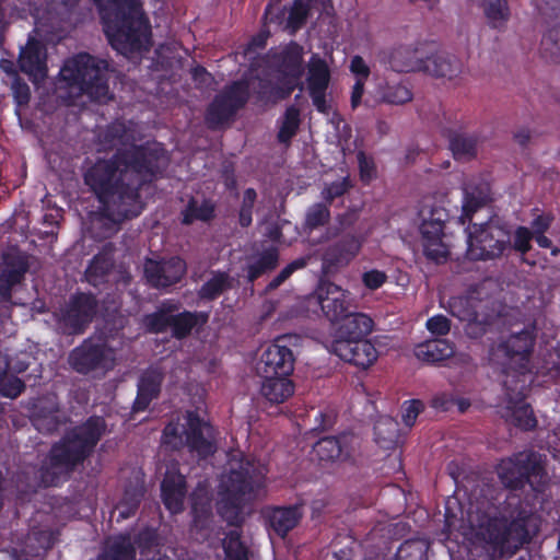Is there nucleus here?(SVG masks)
<instances>
[{"label":"nucleus","instance_id":"nucleus-1","mask_svg":"<svg viewBox=\"0 0 560 560\" xmlns=\"http://www.w3.org/2000/svg\"><path fill=\"white\" fill-rule=\"evenodd\" d=\"M497 472L504 488L482 489L476 503L475 535L493 555H513L532 540V512L515 491L527 485L536 493L546 491V456L532 450L517 452L502 459Z\"/></svg>","mask_w":560,"mask_h":560},{"label":"nucleus","instance_id":"nucleus-2","mask_svg":"<svg viewBox=\"0 0 560 560\" xmlns=\"http://www.w3.org/2000/svg\"><path fill=\"white\" fill-rule=\"evenodd\" d=\"M165 161L166 151L160 143H131L109 158L96 159L83 174L84 184L100 203L143 202L141 190L159 178Z\"/></svg>","mask_w":560,"mask_h":560},{"label":"nucleus","instance_id":"nucleus-3","mask_svg":"<svg viewBox=\"0 0 560 560\" xmlns=\"http://www.w3.org/2000/svg\"><path fill=\"white\" fill-rule=\"evenodd\" d=\"M106 430V422L100 416H91L83 423L68 430L55 442L37 471L39 483L59 487L68 481L79 466L93 454Z\"/></svg>","mask_w":560,"mask_h":560},{"label":"nucleus","instance_id":"nucleus-4","mask_svg":"<svg viewBox=\"0 0 560 560\" xmlns=\"http://www.w3.org/2000/svg\"><path fill=\"white\" fill-rule=\"evenodd\" d=\"M113 49L127 56L147 50L151 25L140 0H93Z\"/></svg>","mask_w":560,"mask_h":560},{"label":"nucleus","instance_id":"nucleus-5","mask_svg":"<svg viewBox=\"0 0 560 560\" xmlns=\"http://www.w3.org/2000/svg\"><path fill=\"white\" fill-rule=\"evenodd\" d=\"M265 477L254 463L242 459L222 480L217 512L230 526L241 527L244 508L264 488Z\"/></svg>","mask_w":560,"mask_h":560},{"label":"nucleus","instance_id":"nucleus-6","mask_svg":"<svg viewBox=\"0 0 560 560\" xmlns=\"http://www.w3.org/2000/svg\"><path fill=\"white\" fill-rule=\"evenodd\" d=\"M109 63L89 52H79L65 61L59 71L60 82L79 95L92 101L106 102L112 98L108 85Z\"/></svg>","mask_w":560,"mask_h":560},{"label":"nucleus","instance_id":"nucleus-7","mask_svg":"<svg viewBox=\"0 0 560 560\" xmlns=\"http://www.w3.org/2000/svg\"><path fill=\"white\" fill-rule=\"evenodd\" d=\"M466 257L487 261L501 257L510 248V231L499 221L471 223L468 228Z\"/></svg>","mask_w":560,"mask_h":560},{"label":"nucleus","instance_id":"nucleus-8","mask_svg":"<svg viewBox=\"0 0 560 560\" xmlns=\"http://www.w3.org/2000/svg\"><path fill=\"white\" fill-rule=\"evenodd\" d=\"M535 345V335L532 329L524 328L518 332L512 334L505 341L501 342L499 350L504 354L502 363V374L505 376L503 386L508 390H515L510 383H523L527 373L530 372V354Z\"/></svg>","mask_w":560,"mask_h":560},{"label":"nucleus","instance_id":"nucleus-9","mask_svg":"<svg viewBox=\"0 0 560 560\" xmlns=\"http://www.w3.org/2000/svg\"><path fill=\"white\" fill-rule=\"evenodd\" d=\"M69 364L82 375H105L116 366V351L106 339L89 337L69 353Z\"/></svg>","mask_w":560,"mask_h":560},{"label":"nucleus","instance_id":"nucleus-10","mask_svg":"<svg viewBox=\"0 0 560 560\" xmlns=\"http://www.w3.org/2000/svg\"><path fill=\"white\" fill-rule=\"evenodd\" d=\"M250 98V83L242 78L226 84L209 104L206 121L210 129H218L231 121Z\"/></svg>","mask_w":560,"mask_h":560},{"label":"nucleus","instance_id":"nucleus-11","mask_svg":"<svg viewBox=\"0 0 560 560\" xmlns=\"http://www.w3.org/2000/svg\"><path fill=\"white\" fill-rule=\"evenodd\" d=\"M421 224L419 231L422 240L423 255L434 262H442L447 258L448 250L442 242L444 228L450 214L440 205H423L419 210Z\"/></svg>","mask_w":560,"mask_h":560},{"label":"nucleus","instance_id":"nucleus-12","mask_svg":"<svg viewBox=\"0 0 560 560\" xmlns=\"http://www.w3.org/2000/svg\"><path fill=\"white\" fill-rule=\"evenodd\" d=\"M98 302L90 292H75L59 308L56 320L62 334L67 336L82 335L97 313Z\"/></svg>","mask_w":560,"mask_h":560},{"label":"nucleus","instance_id":"nucleus-13","mask_svg":"<svg viewBox=\"0 0 560 560\" xmlns=\"http://www.w3.org/2000/svg\"><path fill=\"white\" fill-rule=\"evenodd\" d=\"M144 209L143 202L122 203L121 201H108L100 203L98 211L91 221L93 237L106 240L112 237L120 229L121 223L139 217Z\"/></svg>","mask_w":560,"mask_h":560},{"label":"nucleus","instance_id":"nucleus-14","mask_svg":"<svg viewBox=\"0 0 560 560\" xmlns=\"http://www.w3.org/2000/svg\"><path fill=\"white\" fill-rule=\"evenodd\" d=\"M183 433L185 436L184 447L200 458H208L217 452L215 430L197 411L189 410L185 416Z\"/></svg>","mask_w":560,"mask_h":560},{"label":"nucleus","instance_id":"nucleus-15","mask_svg":"<svg viewBox=\"0 0 560 560\" xmlns=\"http://www.w3.org/2000/svg\"><path fill=\"white\" fill-rule=\"evenodd\" d=\"M328 240L335 238L323 253V265L326 268H342L348 266L360 253L363 238L353 233L340 234V228H328L326 230Z\"/></svg>","mask_w":560,"mask_h":560},{"label":"nucleus","instance_id":"nucleus-16","mask_svg":"<svg viewBox=\"0 0 560 560\" xmlns=\"http://www.w3.org/2000/svg\"><path fill=\"white\" fill-rule=\"evenodd\" d=\"M30 269L28 256L22 252L2 255L0 268V306L11 308L13 288L23 282Z\"/></svg>","mask_w":560,"mask_h":560},{"label":"nucleus","instance_id":"nucleus-17","mask_svg":"<svg viewBox=\"0 0 560 560\" xmlns=\"http://www.w3.org/2000/svg\"><path fill=\"white\" fill-rule=\"evenodd\" d=\"M331 73L325 59L318 54H313L307 65V90L316 110L328 114L330 105L327 102V90Z\"/></svg>","mask_w":560,"mask_h":560},{"label":"nucleus","instance_id":"nucleus-18","mask_svg":"<svg viewBox=\"0 0 560 560\" xmlns=\"http://www.w3.org/2000/svg\"><path fill=\"white\" fill-rule=\"evenodd\" d=\"M187 266L178 256L163 260L147 259L144 277L150 287L164 289L178 283L185 276Z\"/></svg>","mask_w":560,"mask_h":560},{"label":"nucleus","instance_id":"nucleus-19","mask_svg":"<svg viewBox=\"0 0 560 560\" xmlns=\"http://www.w3.org/2000/svg\"><path fill=\"white\" fill-rule=\"evenodd\" d=\"M425 46L424 44L417 46L398 45L390 49L383 50L380 54V60L395 72H421L423 69Z\"/></svg>","mask_w":560,"mask_h":560},{"label":"nucleus","instance_id":"nucleus-20","mask_svg":"<svg viewBox=\"0 0 560 560\" xmlns=\"http://www.w3.org/2000/svg\"><path fill=\"white\" fill-rule=\"evenodd\" d=\"M284 337L278 338L262 352L258 363L260 376H290L294 370V355L292 350L281 342Z\"/></svg>","mask_w":560,"mask_h":560},{"label":"nucleus","instance_id":"nucleus-21","mask_svg":"<svg viewBox=\"0 0 560 560\" xmlns=\"http://www.w3.org/2000/svg\"><path fill=\"white\" fill-rule=\"evenodd\" d=\"M318 303L325 316L339 322L351 310L350 293L328 280H320L316 290Z\"/></svg>","mask_w":560,"mask_h":560},{"label":"nucleus","instance_id":"nucleus-22","mask_svg":"<svg viewBox=\"0 0 560 560\" xmlns=\"http://www.w3.org/2000/svg\"><path fill=\"white\" fill-rule=\"evenodd\" d=\"M164 378L165 372L158 365H150L141 372L137 382V396L131 407L133 413L145 411L150 404L159 398Z\"/></svg>","mask_w":560,"mask_h":560},{"label":"nucleus","instance_id":"nucleus-23","mask_svg":"<svg viewBox=\"0 0 560 560\" xmlns=\"http://www.w3.org/2000/svg\"><path fill=\"white\" fill-rule=\"evenodd\" d=\"M332 351L345 362L368 369L377 359V350L368 339L335 340Z\"/></svg>","mask_w":560,"mask_h":560},{"label":"nucleus","instance_id":"nucleus-24","mask_svg":"<svg viewBox=\"0 0 560 560\" xmlns=\"http://www.w3.org/2000/svg\"><path fill=\"white\" fill-rule=\"evenodd\" d=\"M32 423L44 434H51L60 428L63 419L55 395L42 396L36 399L32 408Z\"/></svg>","mask_w":560,"mask_h":560},{"label":"nucleus","instance_id":"nucleus-25","mask_svg":"<svg viewBox=\"0 0 560 560\" xmlns=\"http://www.w3.org/2000/svg\"><path fill=\"white\" fill-rule=\"evenodd\" d=\"M209 320L207 312H191L184 310L170 318L167 322L156 327L151 334H163L167 330L176 340H184L189 337L196 327L205 326Z\"/></svg>","mask_w":560,"mask_h":560},{"label":"nucleus","instance_id":"nucleus-26","mask_svg":"<svg viewBox=\"0 0 560 560\" xmlns=\"http://www.w3.org/2000/svg\"><path fill=\"white\" fill-rule=\"evenodd\" d=\"M463 71L459 58L445 51H431L425 48L421 72L438 79L453 80Z\"/></svg>","mask_w":560,"mask_h":560},{"label":"nucleus","instance_id":"nucleus-27","mask_svg":"<svg viewBox=\"0 0 560 560\" xmlns=\"http://www.w3.org/2000/svg\"><path fill=\"white\" fill-rule=\"evenodd\" d=\"M264 517L269 530L278 537L284 538L289 532L298 526L303 517V511L299 504L270 506L264 511Z\"/></svg>","mask_w":560,"mask_h":560},{"label":"nucleus","instance_id":"nucleus-28","mask_svg":"<svg viewBox=\"0 0 560 560\" xmlns=\"http://www.w3.org/2000/svg\"><path fill=\"white\" fill-rule=\"evenodd\" d=\"M448 149L457 162H469L477 158L481 137L477 132L450 130Z\"/></svg>","mask_w":560,"mask_h":560},{"label":"nucleus","instance_id":"nucleus-29","mask_svg":"<svg viewBox=\"0 0 560 560\" xmlns=\"http://www.w3.org/2000/svg\"><path fill=\"white\" fill-rule=\"evenodd\" d=\"M18 62L20 70L25 74L37 77L47 72L46 50L35 38H30L21 48Z\"/></svg>","mask_w":560,"mask_h":560},{"label":"nucleus","instance_id":"nucleus-30","mask_svg":"<svg viewBox=\"0 0 560 560\" xmlns=\"http://www.w3.org/2000/svg\"><path fill=\"white\" fill-rule=\"evenodd\" d=\"M339 322L336 340L366 339L373 328V320L370 316L351 310Z\"/></svg>","mask_w":560,"mask_h":560},{"label":"nucleus","instance_id":"nucleus-31","mask_svg":"<svg viewBox=\"0 0 560 560\" xmlns=\"http://www.w3.org/2000/svg\"><path fill=\"white\" fill-rule=\"evenodd\" d=\"M187 483L184 476H167L161 483V498L166 510L172 514L184 511Z\"/></svg>","mask_w":560,"mask_h":560},{"label":"nucleus","instance_id":"nucleus-32","mask_svg":"<svg viewBox=\"0 0 560 560\" xmlns=\"http://www.w3.org/2000/svg\"><path fill=\"white\" fill-rule=\"evenodd\" d=\"M511 387H516L515 390H506V395L511 396L512 393H516V396H521L518 398L520 404H514L513 406L506 407V412L504 415L506 421L515 425L516 428L523 431H532L537 427V419L534 415L533 408L529 404L524 401V396L522 390L518 389L517 383H511Z\"/></svg>","mask_w":560,"mask_h":560},{"label":"nucleus","instance_id":"nucleus-33","mask_svg":"<svg viewBox=\"0 0 560 560\" xmlns=\"http://www.w3.org/2000/svg\"><path fill=\"white\" fill-rule=\"evenodd\" d=\"M319 462L335 463L346 460L349 456V438L346 434L325 436L314 445Z\"/></svg>","mask_w":560,"mask_h":560},{"label":"nucleus","instance_id":"nucleus-34","mask_svg":"<svg viewBox=\"0 0 560 560\" xmlns=\"http://www.w3.org/2000/svg\"><path fill=\"white\" fill-rule=\"evenodd\" d=\"M114 264L112 245H105L90 261L84 273L86 281L94 287L104 283Z\"/></svg>","mask_w":560,"mask_h":560},{"label":"nucleus","instance_id":"nucleus-35","mask_svg":"<svg viewBox=\"0 0 560 560\" xmlns=\"http://www.w3.org/2000/svg\"><path fill=\"white\" fill-rule=\"evenodd\" d=\"M275 61L283 75L298 79L302 74L303 47L292 40L275 56Z\"/></svg>","mask_w":560,"mask_h":560},{"label":"nucleus","instance_id":"nucleus-36","mask_svg":"<svg viewBox=\"0 0 560 560\" xmlns=\"http://www.w3.org/2000/svg\"><path fill=\"white\" fill-rule=\"evenodd\" d=\"M454 345L443 338L427 340L415 349L416 357L425 363L435 364L450 359L454 354Z\"/></svg>","mask_w":560,"mask_h":560},{"label":"nucleus","instance_id":"nucleus-37","mask_svg":"<svg viewBox=\"0 0 560 560\" xmlns=\"http://www.w3.org/2000/svg\"><path fill=\"white\" fill-rule=\"evenodd\" d=\"M145 491L144 482L139 478L126 485L124 495L116 506L118 510L117 521L127 520L137 513Z\"/></svg>","mask_w":560,"mask_h":560},{"label":"nucleus","instance_id":"nucleus-38","mask_svg":"<svg viewBox=\"0 0 560 560\" xmlns=\"http://www.w3.org/2000/svg\"><path fill=\"white\" fill-rule=\"evenodd\" d=\"M260 394L271 404H282L294 393L290 376H261Z\"/></svg>","mask_w":560,"mask_h":560},{"label":"nucleus","instance_id":"nucleus-39","mask_svg":"<svg viewBox=\"0 0 560 560\" xmlns=\"http://www.w3.org/2000/svg\"><path fill=\"white\" fill-rule=\"evenodd\" d=\"M280 252L279 248L275 245H270L266 248H262L254 259L253 262L247 265V281L253 283L261 276L273 271L279 264Z\"/></svg>","mask_w":560,"mask_h":560},{"label":"nucleus","instance_id":"nucleus-40","mask_svg":"<svg viewBox=\"0 0 560 560\" xmlns=\"http://www.w3.org/2000/svg\"><path fill=\"white\" fill-rule=\"evenodd\" d=\"M479 8L486 18L487 24L498 31L505 30L510 19L511 9L508 0H479Z\"/></svg>","mask_w":560,"mask_h":560},{"label":"nucleus","instance_id":"nucleus-41","mask_svg":"<svg viewBox=\"0 0 560 560\" xmlns=\"http://www.w3.org/2000/svg\"><path fill=\"white\" fill-rule=\"evenodd\" d=\"M215 217V205L211 199L199 201L190 197L185 208L180 211V222L190 225L196 221L210 222Z\"/></svg>","mask_w":560,"mask_h":560},{"label":"nucleus","instance_id":"nucleus-42","mask_svg":"<svg viewBox=\"0 0 560 560\" xmlns=\"http://www.w3.org/2000/svg\"><path fill=\"white\" fill-rule=\"evenodd\" d=\"M192 526L198 529H207L212 518L211 499L207 491L196 489L190 494Z\"/></svg>","mask_w":560,"mask_h":560},{"label":"nucleus","instance_id":"nucleus-43","mask_svg":"<svg viewBox=\"0 0 560 560\" xmlns=\"http://www.w3.org/2000/svg\"><path fill=\"white\" fill-rule=\"evenodd\" d=\"M399 438V423L389 416L380 417L374 424V440L384 450L394 448Z\"/></svg>","mask_w":560,"mask_h":560},{"label":"nucleus","instance_id":"nucleus-44","mask_svg":"<svg viewBox=\"0 0 560 560\" xmlns=\"http://www.w3.org/2000/svg\"><path fill=\"white\" fill-rule=\"evenodd\" d=\"M233 288V278L225 271H212L209 278L198 290V298L202 301H214L224 292Z\"/></svg>","mask_w":560,"mask_h":560},{"label":"nucleus","instance_id":"nucleus-45","mask_svg":"<svg viewBox=\"0 0 560 560\" xmlns=\"http://www.w3.org/2000/svg\"><path fill=\"white\" fill-rule=\"evenodd\" d=\"M136 548L127 536H118L107 542L97 560H136Z\"/></svg>","mask_w":560,"mask_h":560},{"label":"nucleus","instance_id":"nucleus-46","mask_svg":"<svg viewBox=\"0 0 560 560\" xmlns=\"http://www.w3.org/2000/svg\"><path fill=\"white\" fill-rule=\"evenodd\" d=\"M479 301L472 296L459 295L448 300V312L462 322L477 320Z\"/></svg>","mask_w":560,"mask_h":560},{"label":"nucleus","instance_id":"nucleus-47","mask_svg":"<svg viewBox=\"0 0 560 560\" xmlns=\"http://www.w3.org/2000/svg\"><path fill=\"white\" fill-rule=\"evenodd\" d=\"M128 130L124 122H112L98 133V142L104 150L126 148Z\"/></svg>","mask_w":560,"mask_h":560},{"label":"nucleus","instance_id":"nucleus-48","mask_svg":"<svg viewBox=\"0 0 560 560\" xmlns=\"http://www.w3.org/2000/svg\"><path fill=\"white\" fill-rule=\"evenodd\" d=\"M182 304L175 300H164L158 306L156 311L144 316V325L149 332L161 326L170 318L180 313Z\"/></svg>","mask_w":560,"mask_h":560},{"label":"nucleus","instance_id":"nucleus-49","mask_svg":"<svg viewBox=\"0 0 560 560\" xmlns=\"http://www.w3.org/2000/svg\"><path fill=\"white\" fill-rule=\"evenodd\" d=\"M540 55L548 62L560 63V22L549 27L542 35Z\"/></svg>","mask_w":560,"mask_h":560},{"label":"nucleus","instance_id":"nucleus-50","mask_svg":"<svg viewBox=\"0 0 560 560\" xmlns=\"http://www.w3.org/2000/svg\"><path fill=\"white\" fill-rule=\"evenodd\" d=\"M430 544L427 539L415 538L405 540L392 560H429Z\"/></svg>","mask_w":560,"mask_h":560},{"label":"nucleus","instance_id":"nucleus-51","mask_svg":"<svg viewBox=\"0 0 560 560\" xmlns=\"http://www.w3.org/2000/svg\"><path fill=\"white\" fill-rule=\"evenodd\" d=\"M300 109L294 105L287 107L277 133L278 141L283 144H290L300 128Z\"/></svg>","mask_w":560,"mask_h":560},{"label":"nucleus","instance_id":"nucleus-52","mask_svg":"<svg viewBox=\"0 0 560 560\" xmlns=\"http://www.w3.org/2000/svg\"><path fill=\"white\" fill-rule=\"evenodd\" d=\"M81 0H46L47 12L60 23H70Z\"/></svg>","mask_w":560,"mask_h":560},{"label":"nucleus","instance_id":"nucleus-53","mask_svg":"<svg viewBox=\"0 0 560 560\" xmlns=\"http://www.w3.org/2000/svg\"><path fill=\"white\" fill-rule=\"evenodd\" d=\"M329 207L326 202H316L308 207L305 213L304 226L312 231L326 225L330 220Z\"/></svg>","mask_w":560,"mask_h":560},{"label":"nucleus","instance_id":"nucleus-54","mask_svg":"<svg viewBox=\"0 0 560 560\" xmlns=\"http://www.w3.org/2000/svg\"><path fill=\"white\" fill-rule=\"evenodd\" d=\"M312 0H294L292 7L289 10L287 19V28L291 33H295L305 24Z\"/></svg>","mask_w":560,"mask_h":560},{"label":"nucleus","instance_id":"nucleus-55","mask_svg":"<svg viewBox=\"0 0 560 560\" xmlns=\"http://www.w3.org/2000/svg\"><path fill=\"white\" fill-rule=\"evenodd\" d=\"M225 560H249L248 549L236 532H230L224 541Z\"/></svg>","mask_w":560,"mask_h":560},{"label":"nucleus","instance_id":"nucleus-56","mask_svg":"<svg viewBox=\"0 0 560 560\" xmlns=\"http://www.w3.org/2000/svg\"><path fill=\"white\" fill-rule=\"evenodd\" d=\"M257 198V192L254 188L244 190L243 200L238 211V223L242 228H248L253 222V209Z\"/></svg>","mask_w":560,"mask_h":560},{"label":"nucleus","instance_id":"nucleus-57","mask_svg":"<svg viewBox=\"0 0 560 560\" xmlns=\"http://www.w3.org/2000/svg\"><path fill=\"white\" fill-rule=\"evenodd\" d=\"M383 100L388 104L402 105L412 100V92L404 84H388L384 89Z\"/></svg>","mask_w":560,"mask_h":560},{"label":"nucleus","instance_id":"nucleus-58","mask_svg":"<svg viewBox=\"0 0 560 560\" xmlns=\"http://www.w3.org/2000/svg\"><path fill=\"white\" fill-rule=\"evenodd\" d=\"M533 233L529 228L520 225L513 234V242L510 241V248L521 255H526L532 249Z\"/></svg>","mask_w":560,"mask_h":560},{"label":"nucleus","instance_id":"nucleus-59","mask_svg":"<svg viewBox=\"0 0 560 560\" xmlns=\"http://www.w3.org/2000/svg\"><path fill=\"white\" fill-rule=\"evenodd\" d=\"M162 439L163 443L173 450H182L185 441L183 425L173 422L167 423L163 430Z\"/></svg>","mask_w":560,"mask_h":560},{"label":"nucleus","instance_id":"nucleus-60","mask_svg":"<svg viewBox=\"0 0 560 560\" xmlns=\"http://www.w3.org/2000/svg\"><path fill=\"white\" fill-rule=\"evenodd\" d=\"M350 187L351 184L348 177L330 183L322 190V197L325 200L324 202L331 206L334 200L342 197Z\"/></svg>","mask_w":560,"mask_h":560},{"label":"nucleus","instance_id":"nucleus-61","mask_svg":"<svg viewBox=\"0 0 560 560\" xmlns=\"http://www.w3.org/2000/svg\"><path fill=\"white\" fill-rule=\"evenodd\" d=\"M424 410V404L420 399L406 400L401 406V418L406 427L415 425L418 416Z\"/></svg>","mask_w":560,"mask_h":560},{"label":"nucleus","instance_id":"nucleus-62","mask_svg":"<svg viewBox=\"0 0 560 560\" xmlns=\"http://www.w3.org/2000/svg\"><path fill=\"white\" fill-rule=\"evenodd\" d=\"M11 90L14 101L19 106L28 104L31 100V90L28 84L20 75L12 80Z\"/></svg>","mask_w":560,"mask_h":560},{"label":"nucleus","instance_id":"nucleus-63","mask_svg":"<svg viewBox=\"0 0 560 560\" xmlns=\"http://www.w3.org/2000/svg\"><path fill=\"white\" fill-rule=\"evenodd\" d=\"M257 84L253 88L257 102H273L275 84L268 80L257 77Z\"/></svg>","mask_w":560,"mask_h":560},{"label":"nucleus","instance_id":"nucleus-64","mask_svg":"<svg viewBox=\"0 0 560 560\" xmlns=\"http://www.w3.org/2000/svg\"><path fill=\"white\" fill-rule=\"evenodd\" d=\"M425 327L432 335L445 336L451 330V320L445 315H434L427 320Z\"/></svg>","mask_w":560,"mask_h":560}]
</instances>
